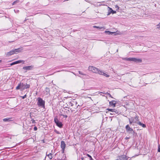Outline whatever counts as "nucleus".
<instances>
[{
  "label": "nucleus",
  "mask_w": 160,
  "mask_h": 160,
  "mask_svg": "<svg viewBox=\"0 0 160 160\" xmlns=\"http://www.w3.org/2000/svg\"><path fill=\"white\" fill-rule=\"evenodd\" d=\"M88 69L89 71H91L94 73H97L100 75H103L106 77H109V75L107 74L106 72H104L102 70H100L98 68L93 66H89Z\"/></svg>",
  "instance_id": "nucleus-1"
},
{
  "label": "nucleus",
  "mask_w": 160,
  "mask_h": 160,
  "mask_svg": "<svg viewBox=\"0 0 160 160\" xmlns=\"http://www.w3.org/2000/svg\"><path fill=\"white\" fill-rule=\"evenodd\" d=\"M37 105L41 108H45V101L41 98H38L37 99Z\"/></svg>",
  "instance_id": "nucleus-2"
},
{
  "label": "nucleus",
  "mask_w": 160,
  "mask_h": 160,
  "mask_svg": "<svg viewBox=\"0 0 160 160\" xmlns=\"http://www.w3.org/2000/svg\"><path fill=\"white\" fill-rule=\"evenodd\" d=\"M21 51L20 50L19 48L18 49H15L13 50H12L11 51H10V52H8L6 54V55L7 56H10L11 55L15 53H17L18 52H20Z\"/></svg>",
  "instance_id": "nucleus-3"
},
{
  "label": "nucleus",
  "mask_w": 160,
  "mask_h": 160,
  "mask_svg": "<svg viewBox=\"0 0 160 160\" xmlns=\"http://www.w3.org/2000/svg\"><path fill=\"white\" fill-rule=\"evenodd\" d=\"M54 122L57 125L59 128H62V123L60 122L57 117H55L54 119Z\"/></svg>",
  "instance_id": "nucleus-4"
},
{
  "label": "nucleus",
  "mask_w": 160,
  "mask_h": 160,
  "mask_svg": "<svg viewBox=\"0 0 160 160\" xmlns=\"http://www.w3.org/2000/svg\"><path fill=\"white\" fill-rule=\"evenodd\" d=\"M125 128L127 132L128 133H132V132H134V131L133 129L131 128L129 126V125H127L125 127Z\"/></svg>",
  "instance_id": "nucleus-5"
},
{
  "label": "nucleus",
  "mask_w": 160,
  "mask_h": 160,
  "mask_svg": "<svg viewBox=\"0 0 160 160\" xmlns=\"http://www.w3.org/2000/svg\"><path fill=\"white\" fill-rule=\"evenodd\" d=\"M61 147L62 149V153H64L65 148L66 147V145L65 142L63 141H62L61 143Z\"/></svg>",
  "instance_id": "nucleus-6"
},
{
  "label": "nucleus",
  "mask_w": 160,
  "mask_h": 160,
  "mask_svg": "<svg viewBox=\"0 0 160 160\" xmlns=\"http://www.w3.org/2000/svg\"><path fill=\"white\" fill-rule=\"evenodd\" d=\"M21 90L22 91L25 89L29 88L30 87V85L27 83L26 84H24L23 83H21Z\"/></svg>",
  "instance_id": "nucleus-7"
},
{
  "label": "nucleus",
  "mask_w": 160,
  "mask_h": 160,
  "mask_svg": "<svg viewBox=\"0 0 160 160\" xmlns=\"http://www.w3.org/2000/svg\"><path fill=\"white\" fill-rule=\"evenodd\" d=\"M34 66L32 65L30 66H24L23 67V69L26 70L25 72H27V70H30L33 69Z\"/></svg>",
  "instance_id": "nucleus-8"
},
{
  "label": "nucleus",
  "mask_w": 160,
  "mask_h": 160,
  "mask_svg": "<svg viewBox=\"0 0 160 160\" xmlns=\"http://www.w3.org/2000/svg\"><path fill=\"white\" fill-rule=\"evenodd\" d=\"M128 158L125 155H123L120 156L118 157V159L116 160H128Z\"/></svg>",
  "instance_id": "nucleus-9"
},
{
  "label": "nucleus",
  "mask_w": 160,
  "mask_h": 160,
  "mask_svg": "<svg viewBox=\"0 0 160 160\" xmlns=\"http://www.w3.org/2000/svg\"><path fill=\"white\" fill-rule=\"evenodd\" d=\"M132 61L136 62V63L141 62H142L141 59L138 58H132Z\"/></svg>",
  "instance_id": "nucleus-10"
},
{
  "label": "nucleus",
  "mask_w": 160,
  "mask_h": 160,
  "mask_svg": "<svg viewBox=\"0 0 160 160\" xmlns=\"http://www.w3.org/2000/svg\"><path fill=\"white\" fill-rule=\"evenodd\" d=\"M22 62H23V63H24V61L23 60H18L17 61H15L14 62H13L11 63L10 64V65L11 66H12V65H15L16 64L19 63H22Z\"/></svg>",
  "instance_id": "nucleus-11"
},
{
  "label": "nucleus",
  "mask_w": 160,
  "mask_h": 160,
  "mask_svg": "<svg viewBox=\"0 0 160 160\" xmlns=\"http://www.w3.org/2000/svg\"><path fill=\"white\" fill-rule=\"evenodd\" d=\"M139 117L136 116L135 117H132L131 118L132 120V122L134 123H137V121H138Z\"/></svg>",
  "instance_id": "nucleus-12"
},
{
  "label": "nucleus",
  "mask_w": 160,
  "mask_h": 160,
  "mask_svg": "<svg viewBox=\"0 0 160 160\" xmlns=\"http://www.w3.org/2000/svg\"><path fill=\"white\" fill-rule=\"evenodd\" d=\"M109 104L111 106H113V107H115L116 103L115 101H112L110 102Z\"/></svg>",
  "instance_id": "nucleus-13"
},
{
  "label": "nucleus",
  "mask_w": 160,
  "mask_h": 160,
  "mask_svg": "<svg viewBox=\"0 0 160 160\" xmlns=\"http://www.w3.org/2000/svg\"><path fill=\"white\" fill-rule=\"evenodd\" d=\"M12 117L8 118H5L3 119V120L4 122H9L12 121Z\"/></svg>",
  "instance_id": "nucleus-14"
},
{
  "label": "nucleus",
  "mask_w": 160,
  "mask_h": 160,
  "mask_svg": "<svg viewBox=\"0 0 160 160\" xmlns=\"http://www.w3.org/2000/svg\"><path fill=\"white\" fill-rule=\"evenodd\" d=\"M109 9L108 10V13H107V15L108 16L110 15L111 13H112V9L110 8H109Z\"/></svg>",
  "instance_id": "nucleus-15"
},
{
  "label": "nucleus",
  "mask_w": 160,
  "mask_h": 160,
  "mask_svg": "<svg viewBox=\"0 0 160 160\" xmlns=\"http://www.w3.org/2000/svg\"><path fill=\"white\" fill-rule=\"evenodd\" d=\"M137 124L142 126L143 128L146 127V125L143 123H142L141 122H137Z\"/></svg>",
  "instance_id": "nucleus-16"
},
{
  "label": "nucleus",
  "mask_w": 160,
  "mask_h": 160,
  "mask_svg": "<svg viewBox=\"0 0 160 160\" xmlns=\"http://www.w3.org/2000/svg\"><path fill=\"white\" fill-rule=\"evenodd\" d=\"M21 83H20L16 87V89L18 90L20 89L21 90Z\"/></svg>",
  "instance_id": "nucleus-17"
},
{
  "label": "nucleus",
  "mask_w": 160,
  "mask_h": 160,
  "mask_svg": "<svg viewBox=\"0 0 160 160\" xmlns=\"http://www.w3.org/2000/svg\"><path fill=\"white\" fill-rule=\"evenodd\" d=\"M112 112L114 113L115 114H118L119 111L115 109H113Z\"/></svg>",
  "instance_id": "nucleus-18"
},
{
  "label": "nucleus",
  "mask_w": 160,
  "mask_h": 160,
  "mask_svg": "<svg viewBox=\"0 0 160 160\" xmlns=\"http://www.w3.org/2000/svg\"><path fill=\"white\" fill-rule=\"evenodd\" d=\"M123 59L128 61H132V58H123Z\"/></svg>",
  "instance_id": "nucleus-19"
},
{
  "label": "nucleus",
  "mask_w": 160,
  "mask_h": 160,
  "mask_svg": "<svg viewBox=\"0 0 160 160\" xmlns=\"http://www.w3.org/2000/svg\"><path fill=\"white\" fill-rule=\"evenodd\" d=\"M82 160H89V158L87 157H84L81 158Z\"/></svg>",
  "instance_id": "nucleus-20"
},
{
  "label": "nucleus",
  "mask_w": 160,
  "mask_h": 160,
  "mask_svg": "<svg viewBox=\"0 0 160 160\" xmlns=\"http://www.w3.org/2000/svg\"><path fill=\"white\" fill-rule=\"evenodd\" d=\"M47 155L48 156L50 159H51L52 158V154L51 153H50L48 154Z\"/></svg>",
  "instance_id": "nucleus-21"
},
{
  "label": "nucleus",
  "mask_w": 160,
  "mask_h": 160,
  "mask_svg": "<svg viewBox=\"0 0 160 160\" xmlns=\"http://www.w3.org/2000/svg\"><path fill=\"white\" fill-rule=\"evenodd\" d=\"M93 27L94 28H99L100 29H102L103 30L104 29V28H100V27H98V26H93Z\"/></svg>",
  "instance_id": "nucleus-22"
},
{
  "label": "nucleus",
  "mask_w": 160,
  "mask_h": 160,
  "mask_svg": "<svg viewBox=\"0 0 160 160\" xmlns=\"http://www.w3.org/2000/svg\"><path fill=\"white\" fill-rule=\"evenodd\" d=\"M78 73L79 74H80L81 75H84V76H87L86 74L83 73L82 72H81L80 71H78Z\"/></svg>",
  "instance_id": "nucleus-23"
},
{
  "label": "nucleus",
  "mask_w": 160,
  "mask_h": 160,
  "mask_svg": "<svg viewBox=\"0 0 160 160\" xmlns=\"http://www.w3.org/2000/svg\"><path fill=\"white\" fill-rule=\"evenodd\" d=\"M45 91H46V92H49L50 91L49 88L47 87L45 89Z\"/></svg>",
  "instance_id": "nucleus-24"
},
{
  "label": "nucleus",
  "mask_w": 160,
  "mask_h": 160,
  "mask_svg": "<svg viewBox=\"0 0 160 160\" xmlns=\"http://www.w3.org/2000/svg\"><path fill=\"white\" fill-rule=\"evenodd\" d=\"M129 123L130 124H131L132 123H133L134 122H132V120L131 118L129 119Z\"/></svg>",
  "instance_id": "nucleus-25"
},
{
  "label": "nucleus",
  "mask_w": 160,
  "mask_h": 160,
  "mask_svg": "<svg viewBox=\"0 0 160 160\" xmlns=\"http://www.w3.org/2000/svg\"><path fill=\"white\" fill-rule=\"evenodd\" d=\"M105 33H107L108 34H110V33H112V32L109 31H105Z\"/></svg>",
  "instance_id": "nucleus-26"
},
{
  "label": "nucleus",
  "mask_w": 160,
  "mask_h": 160,
  "mask_svg": "<svg viewBox=\"0 0 160 160\" xmlns=\"http://www.w3.org/2000/svg\"><path fill=\"white\" fill-rule=\"evenodd\" d=\"M158 152H160V144L158 145Z\"/></svg>",
  "instance_id": "nucleus-27"
},
{
  "label": "nucleus",
  "mask_w": 160,
  "mask_h": 160,
  "mask_svg": "<svg viewBox=\"0 0 160 160\" xmlns=\"http://www.w3.org/2000/svg\"><path fill=\"white\" fill-rule=\"evenodd\" d=\"M18 2V0H16V1H15L14 2H13V3L12 4V5H15L16 4V3H17V2Z\"/></svg>",
  "instance_id": "nucleus-28"
},
{
  "label": "nucleus",
  "mask_w": 160,
  "mask_h": 160,
  "mask_svg": "<svg viewBox=\"0 0 160 160\" xmlns=\"http://www.w3.org/2000/svg\"><path fill=\"white\" fill-rule=\"evenodd\" d=\"M112 110H113V109H109V108H108L107 109V110H108V111H110L111 112H112Z\"/></svg>",
  "instance_id": "nucleus-29"
},
{
  "label": "nucleus",
  "mask_w": 160,
  "mask_h": 160,
  "mask_svg": "<svg viewBox=\"0 0 160 160\" xmlns=\"http://www.w3.org/2000/svg\"><path fill=\"white\" fill-rule=\"evenodd\" d=\"M61 116H63V117H64V118H67L68 116L67 115H63V114H61Z\"/></svg>",
  "instance_id": "nucleus-30"
},
{
  "label": "nucleus",
  "mask_w": 160,
  "mask_h": 160,
  "mask_svg": "<svg viewBox=\"0 0 160 160\" xmlns=\"http://www.w3.org/2000/svg\"><path fill=\"white\" fill-rule=\"evenodd\" d=\"M55 132L58 134H60V132H59L56 130H55Z\"/></svg>",
  "instance_id": "nucleus-31"
},
{
  "label": "nucleus",
  "mask_w": 160,
  "mask_h": 160,
  "mask_svg": "<svg viewBox=\"0 0 160 160\" xmlns=\"http://www.w3.org/2000/svg\"><path fill=\"white\" fill-rule=\"evenodd\" d=\"M33 129L34 131H36L37 130V128L36 127H34Z\"/></svg>",
  "instance_id": "nucleus-32"
},
{
  "label": "nucleus",
  "mask_w": 160,
  "mask_h": 160,
  "mask_svg": "<svg viewBox=\"0 0 160 160\" xmlns=\"http://www.w3.org/2000/svg\"><path fill=\"white\" fill-rule=\"evenodd\" d=\"M31 121L32 122V123H34L35 122V120H34V119H32L31 120Z\"/></svg>",
  "instance_id": "nucleus-33"
},
{
  "label": "nucleus",
  "mask_w": 160,
  "mask_h": 160,
  "mask_svg": "<svg viewBox=\"0 0 160 160\" xmlns=\"http://www.w3.org/2000/svg\"><path fill=\"white\" fill-rule=\"evenodd\" d=\"M87 156L88 157V158H90L91 157V156L90 155L88 154H87Z\"/></svg>",
  "instance_id": "nucleus-34"
},
{
  "label": "nucleus",
  "mask_w": 160,
  "mask_h": 160,
  "mask_svg": "<svg viewBox=\"0 0 160 160\" xmlns=\"http://www.w3.org/2000/svg\"><path fill=\"white\" fill-rule=\"evenodd\" d=\"M116 11H113V10H112V14L115 13H116Z\"/></svg>",
  "instance_id": "nucleus-35"
},
{
  "label": "nucleus",
  "mask_w": 160,
  "mask_h": 160,
  "mask_svg": "<svg viewBox=\"0 0 160 160\" xmlns=\"http://www.w3.org/2000/svg\"><path fill=\"white\" fill-rule=\"evenodd\" d=\"M110 114L111 115H115V114L114 113L112 112L110 113Z\"/></svg>",
  "instance_id": "nucleus-36"
},
{
  "label": "nucleus",
  "mask_w": 160,
  "mask_h": 160,
  "mask_svg": "<svg viewBox=\"0 0 160 160\" xmlns=\"http://www.w3.org/2000/svg\"><path fill=\"white\" fill-rule=\"evenodd\" d=\"M115 8L118 9H119V7L118 5L115 6Z\"/></svg>",
  "instance_id": "nucleus-37"
},
{
  "label": "nucleus",
  "mask_w": 160,
  "mask_h": 160,
  "mask_svg": "<svg viewBox=\"0 0 160 160\" xmlns=\"http://www.w3.org/2000/svg\"><path fill=\"white\" fill-rule=\"evenodd\" d=\"M26 95H24L22 97V98L23 99H24L25 98H26Z\"/></svg>",
  "instance_id": "nucleus-38"
},
{
  "label": "nucleus",
  "mask_w": 160,
  "mask_h": 160,
  "mask_svg": "<svg viewBox=\"0 0 160 160\" xmlns=\"http://www.w3.org/2000/svg\"><path fill=\"white\" fill-rule=\"evenodd\" d=\"M112 33H110V34H112L115 33L114 32H112Z\"/></svg>",
  "instance_id": "nucleus-39"
},
{
  "label": "nucleus",
  "mask_w": 160,
  "mask_h": 160,
  "mask_svg": "<svg viewBox=\"0 0 160 160\" xmlns=\"http://www.w3.org/2000/svg\"><path fill=\"white\" fill-rule=\"evenodd\" d=\"M157 26H159V27H160V23H159L158 24V25H157Z\"/></svg>",
  "instance_id": "nucleus-40"
},
{
  "label": "nucleus",
  "mask_w": 160,
  "mask_h": 160,
  "mask_svg": "<svg viewBox=\"0 0 160 160\" xmlns=\"http://www.w3.org/2000/svg\"><path fill=\"white\" fill-rule=\"evenodd\" d=\"M109 96H110V97H112V96H111V95L110 94H109Z\"/></svg>",
  "instance_id": "nucleus-41"
},
{
  "label": "nucleus",
  "mask_w": 160,
  "mask_h": 160,
  "mask_svg": "<svg viewBox=\"0 0 160 160\" xmlns=\"http://www.w3.org/2000/svg\"><path fill=\"white\" fill-rule=\"evenodd\" d=\"M159 26L157 27V28H159Z\"/></svg>",
  "instance_id": "nucleus-42"
},
{
  "label": "nucleus",
  "mask_w": 160,
  "mask_h": 160,
  "mask_svg": "<svg viewBox=\"0 0 160 160\" xmlns=\"http://www.w3.org/2000/svg\"><path fill=\"white\" fill-rule=\"evenodd\" d=\"M2 62V60H0V63L1 62Z\"/></svg>",
  "instance_id": "nucleus-43"
},
{
  "label": "nucleus",
  "mask_w": 160,
  "mask_h": 160,
  "mask_svg": "<svg viewBox=\"0 0 160 160\" xmlns=\"http://www.w3.org/2000/svg\"><path fill=\"white\" fill-rule=\"evenodd\" d=\"M68 0H66V1H68Z\"/></svg>",
  "instance_id": "nucleus-44"
}]
</instances>
